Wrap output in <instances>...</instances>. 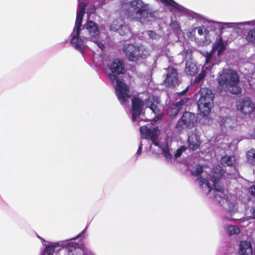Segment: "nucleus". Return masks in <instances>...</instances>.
<instances>
[{"label":"nucleus","instance_id":"nucleus-1","mask_svg":"<svg viewBox=\"0 0 255 255\" xmlns=\"http://www.w3.org/2000/svg\"><path fill=\"white\" fill-rule=\"evenodd\" d=\"M108 66L111 72L108 74V77L112 83L116 84L115 90L118 100L122 104H124L126 99L131 97L128 87L119 77L126 71L125 63L123 60L117 58L114 59Z\"/></svg>","mask_w":255,"mask_h":255},{"label":"nucleus","instance_id":"nucleus-2","mask_svg":"<svg viewBox=\"0 0 255 255\" xmlns=\"http://www.w3.org/2000/svg\"><path fill=\"white\" fill-rule=\"evenodd\" d=\"M218 88L221 92L229 91L233 94H239L241 88L238 86L240 76L237 71L230 69H223L217 78Z\"/></svg>","mask_w":255,"mask_h":255},{"label":"nucleus","instance_id":"nucleus-3","mask_svg":"<svg viewBox=\"0 0 255 255\" xmlns=\"http://www.w3.org/2000/svg\"><path fill=\"white\" fill-rule=\"evenodd\" d=\"M123 51L126 58L131 62H136L139 58L146 59L150 55L148 49L142 45L136 46L127 44L123 47Z\"/></svg>","mask_w":255,"mask_h":255},{"label":"nucleus","instance_id":"nucleus-4","mask_svg":"<svg viewBox=\"0 0 255 255\" xmlns=\"http://www.w3.org/2000/svg\"><path fill=\"white\" fill-rule=\"evenodd\" d=\"M201 96L197 102L198 108L203 116H207L213 104L214 94L207 88H202L200 91Z\"/></svg>","mask_w":255,"mask_h":255},{"label":"nucleus","instance_id":"nucleus-5","mask_svg":"<svg viewBox=\"0 0 255 255\" xmlns=\"http://www.w3.org/2000/svg\"><path fill=\"white\" fill-rule=\"evenodd\" d=\"M197 122V117L194 113L190 112H184L181 117L178 120L175 128L182 129L184 128H192L195 126Z\"/></svg>","mask_w":255,"mask_h":255},{"label":"nucleus","instance_id":"nucleus-6","mask_svg":"<svg viewBox=\"0 0 255 255\" xmlns=\"http://www.w3.org/2000/svg\"><path fill=\"white\" fill-rule=\"evenodd\" d=\"M84 14H80V13L77 12L76 19L75 21V28L76 29V34L72 37L71 42L73 46L77 50L80 52L83 53V49L82 45L83 43V40L82 39H79L80 34L82 22Z\"/></svg>","mask_w":255,"mask_h":255},{"label":"nucleus","instance_id":"nucleus-7","mask_svg":"<svg viewBox=\"0 0 255 255\" xmlns=\"http://www.w3.org/2000/svg\"><path fill=\"white\" fill-rule=\"evenodd\" d=\"M166 74L164 82L166 86L174 88L180 83L176 69L168 66L166 69Z\"/></svg>","mask_w":255,"mask_h":255},{"label":"nucleus","instance_id":"nucleus-8","mask_svg":"<svg viewBox=\"0 0 255 255\" xmlns=\"http://www.w3.org/2000/svg\"><path fill=\"white\" fill-rule=\"evenodd\" d=\"M236 106L237 109L245 115L251 114L255 109V104L248 97H245L239 100Z\"/></svg>","mask_w":255,"mask_h":255},{"label":"nucleus","instance_id":"nucleus-9","mask_svg":"<svg viewBox=\"0 0 255 255\" xmlns=\"http://www.w3.org/2000/svg\"><path fill=\"white\" fill-rule=\"evenodd\" d=\"M144 106V102L139 97L133 96L131 99L132 120L134 122L140 116Z\"/></svg>","mask_w":255,"mask_h":255},{"label":"nucleus","instance_id":"nucleus-10","mask_svg":"<svg viewBox=\"0 0 255 255\" xmlns=\"http://www.w3.org/2000/svg\"><path fill=\"white\" fill-rule=\"evenodd\" d=\"M111 29L115 31H118L122 35H125L130 32L129 28L121 18H117L112 22Z\"/></svg>","mask_w":255,"mask_h":255},{"label":"nucleus","instance_id":"nucleus-11","mask_svg":"<svg viewBox=\"0 0 255 255\" xmlns=\"http://www.w3.org/2000/svg\"><path fill=\"white\" fill-rule=\"evenodd\" d=\"M217 170H218V175L217 177H216L215 175H213L212 177V181L213 183L214 190L223 193L225 191L224 187L222 185H221L219 184V181L220 178L225 173V171L221 166H220L218 168H216V170L214 172L215 174L217 173Z\"/></svg>","mask_w":255,"mask_h":255},{"label":"nucleus","instance_id":"nucleus-12","mask_svg":"<svg viewBox=\"0 0 255 255\" xmlns=\"http://www.w3.org/2000/svg\"><path fill=\"white\" fill-rule=\"evenodd\" d=\"M130 5L136 14L141 15L144 12H147V4L144 3L142 0H133L131 1Z\"/></svg>","mask_w":255,"mask_h":255},{"label":"nucleus","instance_id":"nucleus-13","mask_svg":"<svg viewBox=\"0 0 255 255\" xmlns=\"http://www.w3.org/2000/svg\"><path fill=\"white\" fill-rule=\"evenodd\" d=\"M239 255H253V248L251 243L246 241L240 242L238 250Z\"/></svg>","mask_w":255,"mask_h":255},{"label":"nucleus","instance_id":"nucleus-14","mask_svg":"<svg viewBox=\"0 0 255 255\" xmlns=\"http://www.w3.org/2000/svg\"><path fill=\"white\" fill-rule=\"evenodd\" d=\"M159 104V99L154 96L149 97L146 103L147 107L155 115L158 114L160 112V109L158 107V105Z\"/></svg>","mask_w":255,"mask_h":255},{"label":"nucleus","instance_id":"nucleus-15","mask_svg":"<svg viewBox=\"0 0 255 255\" xmlns=\"http://www.w3.org/2000/svg\"><path fill=\"white\" fill-rule=\"evenodd\" d=\"M187 143L189 148L194 151L199 148L201 142L198 136L196 134H192L188 136Z\"/></svg>","mask_w":255,"mask_h":255},{"label":"nucleus","instance_id":"nucleus-16","mask_svg":"<svg viewBox=\"0 0 255 255\" xmlns=\"http://www.w3.org/2000/svg\"><path fill=\"white\" fill-rule=\"evenodd\" d=\"M86 29L92 36H95L99 33L98 25L92 20H88L85 25Z\"/></svg>","mask_w":255,"mask_h":255},{"label":"nucleus","instance_id":"nucleus-17","mask_svg":"<svg viewBox=\"0 0 255 255\" xmlns=\"http://www.w3.org/2000/svg\"><path fill=\"white\" fill-rule=\"evenodd\" d=\"M180 111V108H177L174 104H169L166 109V114L170 119H174Z\"/></svg>","mask_w":255,"mask_h":255},{"label":"nucleus","instance_id":"nucleus-18","mask_svg":"<svg viewBox=\"0 0 255 255\" xmlns=\"http://www.w3.org/2000/svg\"><path fill=\"white\" fill-rule=\"evenodd\" d=\"M69 255H71L73 252L82 251L83 254H85L84 249L79 247V244L74 242L68 243L66 247Z\"/></svg>","mask_w":255,"mask_h":255},{"label":"nucleus","instance_id":"nucleus-19","mask_svg":"<svg viewBox=\"0 0 255 255\" xmlns=\"http://www.w3.org/2000/svg\"><path fill=\"white\" fill-rule=\"evenodd\" d=\"M197 65L192 62L188 61L186 63L185 72L189 75H194L198 73Z\"/></svg>","mask_w":255,"mask_h":255},{"label":"nucleus","instance_id":"nucleus-20","mask_svg":"<svg viewBox=\"0 0 255 255\" xmlns=\"http://www.w3.org/2000/svg\"><path fill=\"white\" fill-rule=\"evenodd\" d=\"M225 50V46L222 38L220 37L219 40L216 41L213 47V50L217 51V55H220Z\"/></svg>","mask_w":255,"mask_h":255},{"label":"nucleus","instance_id":"nucleus-21","mask_svg":"<svg viewBox=\"0 0 255 255\" xmlns=\"http://www.w3.org/2000/svg\"><path fill=\"white\" fill-rule=\"evenodd\" d=\"M227 234L230 236L237 235L240 233V228L237 226L230 225L227 228Z\"/></svg>","mask_w":255,"mask_h":255},{"label":"nucleus","instance_id":"nucleus-22","mask_svg":"<svg viewBox=\"0 0 255 255\" xmlns=\"http://www.w3.org/2000/svg\"><path fill=\"white\" fill-rule=\"evenodd\" d=\"M221 164L224 167L231 166L233 165L232 158L228 155H225L220 160Z\"/></svg>","mask_w":255,"mask_h":255},{"label":"nucleus","instance_id":"nucleus-23","mask_svg":"<svg viewBox=\"0 0 255 255\" xmlns=\"http://www.w3.org/2000/svg\"><path fill=\"white\" fill-rule=\"evenodd\" d=\"M89 1L88 0H80L79 2L78 8L77 12L80 13V15L82 14H84L85 13L86 7L88 5Z\"/></svg>","mask_w":255,"mask_h":255},{"label":"nucleus","instance_id":"nucleus-24","mask_svg":"<svg viewBox=\"0 0 255 255\" xmlns=\"http://www.w3.org/2000/svg\"><path fill=\"white\" fill-rule=\"evenodd\" d=\"M246 39L248 42L255 44V27L248 31Z\"/></svg>","mask_w":255,"mask_h":255},{"label":"nucleus","instance_id":"nucleus-25","mask_svg":"<svg viewBox=\"0 0 255 255\" xmlns=\"http://www.w3.org/2000/svg\"><path fill=\"white\" fill-rule=\"evenodd\" d=\"M248 161L252 165H255V149H251L247 153Z\"/></svg>","mask_w":255,"mask_h":255},{"label":"nucleus","instance_id":"nucleus-26","mask_svg":"<svg viewBox=\"0 0 255 255\" xmlns=\"http://www.w3.org/2000/svg\"><path fill=\"white\" fill-rule=\"evenodd\" d=\"M57 247V245L55 243H52L50 245H47L45 249V252L44 253H46L47 255H53V252L54 250V248Z\"/></svg>","mask_w":255,"mask_h":255},{"label":"nucleus","instance_id":"nucleus-27","mask_svg":"<svg viewBox=\"0 0 255 255\" xmlns=\"http://www.w3.org/2000/svg\"><path fill=\"white\" fill-rule=\"evenodd\" d=\"M157 135H158L157 130L156 128H153V129H150L148 131V134L147 135L145 138L146 139H147V138L152 139V138H156Z\"/></svg>","mask_w":255,"mask_h":255},{"label":"nucleus","instance_id":"nucleus-28","mask_svg":"<svg viewBox=\"0 0 255 255\" xmlns=\"http://www.w3.org/2000/svg\"><path fill=\"white\" fill-rule=\"evenodd\" d=\"M206 76V72L205 70H202L201 73L195 78L194 84H196L199 83L201 80L204 79Z\"/></svg>","mask_w":255,"mask_h":255},{"label":"nucleus","instance_id":"nucleus-29","mask_svg":"<svg viewBox=\"0 0 255 255\" xmlns=\"http://www.w3.org/2000/svg\"><path fill=\"white\" fill-rule=\"evenodd\" d=\"M161 2L164 3L165 5L170 6L173 8H177V3L173 0H160Z\"/></svg>","mask_w":255,"mask_h":255},{"label":"nucleus","instance_id":"nucleus-30","mask_svg":"<svg viewBox=\"0 0 255 255\" xmlns=\"http://www.w3.org/2000/svg\"><path fill=\"white\" fill-rule=\"evenodd\" d=\"M203 167L201 165H198L196 167L195 171L192 172L191 174L194 176L199 177L201 176V174L203 173Z\"/></svg>","mask_w":255,"mask_h":255},{"label":"nucleus","instance_id":"nucleus-31","mask_svg":"<svg viewBox=\"0 0 255 255\" xmlns=\"http://www.w3.org/2000/svg\"><path fill=\"white\" fill-rule=\"evenodd\" d=\"M189 101V98H184L183 99L180 100L179 102H177L175 104H174L175 106H177V108H180V110L182 109V107L185 104L187 103Z\"/></svg>","mask_w":255,"mask_h":255},{"label":"nucleus","instance_id":"nucleus-32","mask_svg":"<svg viewBox=\"0 0 255 255\" xmlns=\"http://www.w3.org/2000/svg\"><path fill=\"white\" fill-rule=\"evenodd\" d=\"M149 129L146 126H142L140 128V132L144 136L145 138L148 134Z\"/></svg>","mask_w":255,"mask_h":255},{"label":"nucleus","instance_id":"nucleus-33","mask_svg":"<svg viewBox=\"0 0 255 255\" xmlns=\"http://www.w3.org/2000/svg\"><path fill=\"white\" fill-rule=\"evenodd\" d=\"M162 152L164 156L167 159H171V155L170 153L169 149L167 148H163L162 149Z\"/></svg>","mask_w":255,"mask_h":255},{"label":"nucleus","instance_id":"nucleus-34","mask_svg":"<svg viewBox=\"0 0 255 255\" xmlns=\"http://www.w3.org/2000/svg\"><path fill=\"white\" fill-rule=\"evenodd\" d=\"M170 26H171L172 28L175 30L178 31L180 30V26L177 22L176 21H171Z\"/></svg>","mask_w":255,"mask_h":255},{"label":"nucleus","instance_id":"nucleus-35","mask_svg":"<svg viewBox=\"0 0 255 255\" xmlns=\"http://www.w3.org/2000/svg\"><path fill=\"white\" fill-rule=\"evenodd\" d=\"M205 185H204V189H208V193H210L212 189V187L210 185L209 182L208 180H204Z\"/></svg>","mask_w":255,"mask_h":255},{"label":"nucleus","instance_id":"nucleus-36","mask_svg":"<svg viewBox=\"0 0 255 255\" xmlns=\"http://www.w3.org/2000/svg\"><path fill=\"white\" fill-rule=\"evenodd\" d=\"M197 179L199 180V183L200 186L203 189H204V185H205L204 180H207L202 178L201 176H200L199 177H198Z\"/></svg>","mask_w":255,"mask_h":255},{"label":"nucleus","instance_id":"nucleus-37","mask_svg":"<svg viewBox=\"0 0 255 255\" xmlns=\"http://www.w3.org/2000/svg\"><path fill=\"white\" fill-rule=\"evenodd\" d=\"M147 32L150 37H151L152 39L156 38L157 34L154 31L152 30H148Z\"/></svg>","mask_w":255,"mask_h":255},{"label":"nucleus","instance_id":"nucleus-38","mask_svg":"<svg viewBox=\"0 0 255 255\" xmlns=\"http://www.w3.org/2000/svg\"><path fill=\"white\" fill-rule=\"evenodd\" d=\"M88 10L89 11V13L90 14L94 13L95 11V6L93 4L90 5L88 7Z\"/></svg>","mask_w":255,"mask_h":255},{"label":"nucleus","instance_id":"nucleus-39","mask_svg":"<svg viewBox=\"0 0 255 255\" xmlns=\"http://www.w3.org/2000/svg\"><path fill=\"white\" fill-rule=\"evenodd\" d=\"M96 43H97L98 47L101 48V50H104L106 48L105 45L101 41H96Z\"/></svg>","mask_w":255,"mask_h":255},{"label":"nucleus","instance_id":"nucleus-40","mask_svg":"<svg viewBox=\"0 0 255 255\" xmlns=\"http://www.w3.org/2000/svg\"><path fill=\"white\" fill-rule=\"evenodd\" d=\"M249 191L252 196L255 197V184L251 186L249 189Z\"/></svg>","mask_w":255,"mask_h":255},{"label":"nucleus","instance_id":"nucleus-41","mask_svg":"<svg viewBox=\"0 0 255 255\" xmlns=\"http://www.w3.org/2000/svg\"><path fill=\"white\" fill-rule=\"evenodd\" d=\"M151 140H152V143L155 145V146H159V142L156 139V138H152L151 139Z\"/></svg>","mask_w":255,"mask_h":255},{"label":"nucleus","instance_id":"nucleus-42","mask_svg":"<svg viewBox=\"0 0 255 255\" xmlns=\"http://www.w3.org/2000/svg\"><path fill=\"white\" fill-rule=\"evenodd\" d=\"M197 29L198 34L201 36L203 34V27H198L196 28Z\"/></svg>","mask_w":255,"mask_h":255},{"label":"nucleus","instance_id":"nucleus-43","mask_svg":"<svg viewBox=\"0 0 255 255\" xmlns=\"http://www.w3.org/2000/svg\"><path fill=\"white\" fill-rule=\"evenodd\" d=\"M182 152L180 151V150H179V149H178L174 155L175 157L176 158H178V157H179L181 154H182Z\"/></svg>","mask_w":255,"mask_h":255},{"label":"nucleus","instance_id":"nucleus-44","mask_svg":"<svg viewBox=\"0 0 255 255\" xmlns=\"http://www.w3.org/2000/svg\"><path fill=\"white\" fill-rule=\"evenodd\" d=\"M85 235V232L84 231H83L81 233L78 234L77 236H76L75 237L73 238V239H78L80 237H84Z\"/></svg>","mask_w":255,"mask_h":255},{"label":"nucleus","instance_id":"nucleus-45","mask_svg":"<svg viewBox=\"0 0 255 255\" xmlns=\"http://www.w3.org/2000/svg\"><path fill=\"white\" fill-rule=\"evenodd\" d=\"M141 151H142V144H141V143H140V145L138 147V149L136 153L140 155L141 153Z\"/></svg>","mask_w":255,"mask_h":255},{"label":"nucleus","instance_id":"nucleus-46","mask_svg":"<svg viewBox=\"0 0 255 255\" xmlns=\"http://www.w3.org/2000/svg\"><path fill=\"white\" fill-rule=\"evenodd\" d=\"M180 151L183 152V151H186L187 148L184 146H181L179 148H178Z\"/></svg>","mask_w":255,"mask_h":255},{"label":"nucleus","instance_id":"nucleus-47","mask_svg":"<svg viewBox=\"0 0 255 255\" xmlns=\"http://www.w3.org/2000/svg\"><path fill=\"white\" fill-rule=\"evenodd\" d=\"M81 252H82V251L73 252L71 255H78V254H81Z\"/></svg>","mask_w":255,"mask_h":255},{"label":"nucleus","instance_id":"nucleus-48","mask_svg":"<svg viewBox=\"0 0 255 255\" xmlns=\"http://www.w3.org/2000/svg\"><path fill=\"white\" fill-rule=\"evenodd\" d=\"M252 214V216H253V218L255 219V208L253 209Z\"/></svg>","mask_w":255,"mask_h":255},{"label":"nucleus","instance_id":"nucleus-49","mask_svg":"<svg viewBox=\"0 0 255 255\" xmlns=\"http://www.w3.org/2000/svg\"><path fill=\"white\" fill-rule=\"evenodd\" d=\"M188 90V88H187L186 89H185V90L183 91L182 92H181V94H185Z\"/></svg>","mask_w":255,"mask_h":255},{"label":"nucleus","instance_id":"nucleus-50","mask_svg":"<svg viewBox=\"0 0 255 255\" xmlns=\"http://www.w3.org/2000/svg\"><path fill=\"white\" fill-rule=\"evenodd\" d=\"M45 255V253H44V255Z\"/></svg>","mask_w":255,"mask_h":255},{"label":"nucleus","instance_id":"nucleus-51","mask_svg":"<svg viewBox=\"0 0 255 255\" xmlns=\"http://www.w3.org/2000/svg\"><path fill=\"white\" fill-rule=\"evenodd\" d=\"M79 1H80V0H78Z\"/></svg>","mask_w":255,"mask_h":255}]
</instances>
